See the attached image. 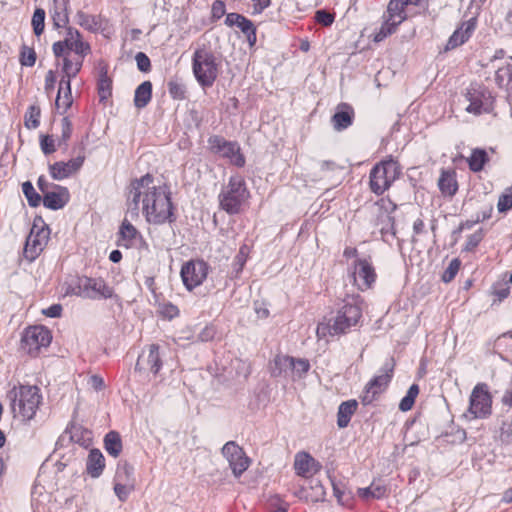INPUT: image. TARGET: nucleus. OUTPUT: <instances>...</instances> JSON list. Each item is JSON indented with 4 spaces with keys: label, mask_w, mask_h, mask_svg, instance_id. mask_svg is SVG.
I'll return each instance as SVG.
<instances>
[{
    "label": "nucleus",
    "mask_w": 512,
    "mask_h": 512,
    "mask_svg": "<svg viewBox=\"0 0 512 512\" xmlns=\"http://www.w3.org/2000/svg\"><path fill=\"white\" fill-rule=\"evenodd\" d=\"M311 489L313 491V495H311V501L319 502L325 499L326 492L319 481H317L314 486H311Z\"/></svg>",
    "instance_id": "60"
},
{
    "label": "nucleus",
    "mask_w": 512,
    "mask_h": 512,
    "mask_svg": "<svg viewBox=\"0 0 512 512\" xmlns=\"http://www.w3.org/2000/svg\"><path fill=\"white\" fill-rule=\"evenodd\" d=\"M497 207L500 212H505L512 208V186L506 189L499 197Z\"/></svg>",
    "instance_id": "54"
},
{
    "label": "nucleus",
    "mask_w": 512,
    "mask_h": 512,
    "mask_svg": "<svg viewBox=\"0 0 512 512\" xmlns=\"http://www.w3.org/2000/svg\"><path fill=\"white\" fill-rule=\"evenodd\" d=\"M67 43H68V52L67 56H70V53L73 51L75 55H88L91 51L90 45L87 42L82 40V36L77 29L72 27L67 28Z\"/></svg>",
    "instance_id": "22"
},
{
    "label": "nucleus",
    "mask_w": 512,
    "mask_h": 512,
    "mask_svg": "<svg viewBox=\"0 0 512 512\" xmlns=\"http://www.w3.org/2000/svg\"><path fill=\"white\" fill-rule=\"evenodd\" d=\"M132 489L133 485H128L122 482H114V492L121 502L127 500Z\"/></svg>",
    "instance_id": "55"
},
{
    "label": "nucleus",
    "mask_w": 512,
    "mask_h": 512,
    "mask_svg": "<svg viewBox=\"0 0 512 512\" xmlns=\"http://www.w3.org/2000/svg\"><path fill=\"white\" fill-rule=\"evenodd\" d=\"M53 191H48L43 195V205L51 210L62 209L69 201L70 194L66 187L54 185Z\"/></svg>",
    "instance_id": "19"
},
{
    "label": "nucleus",
    "mask_w": 512,
    "mask_h": 512,
    "mask_svg": "<svg viewBox=\"0 0 512 512\" xmlns=\"http://www.w3.org/2000/svg\"><path fill=\"white\" fill-rule=\"evenodd\" d=\"M406 7L407 0H390L384 15L390 18V20L401 24L407 18Z\"/></svg>",
    "instance_id": "29"
},
{
    "label": "nucleus",
    "mask_w": 512,
    "mask_h": 512,
    "mask_svg": "<svg viewBox=\"0 0 512 512\" xmlns=\"http://www.w3.org/2000/svg\"><path fill=\"white\" fill-rule=\"evenodd\" d=\"M36 62V53L34 49L28 46H22L20 53V63L22 66L32 67Z\"/></svg>",
    "instance_id": "51"
},
{
    "label": "nucleus",
    "mask_w": 512,
    "mask_h": 512,
    "mask_svg": "<svg viewBox=\"0 0 512 512\" xmlns=\"http://www.w3.org/2000/svg\"><path fill=\"white\" fill-rule=\"evenodd\" d=\"M68 52L67 36L63 41H58L53 44V53L56 57H60Z\"/></svg>",
    "instance_id": "62"
},
{
    "label": "nucleus",
    "mask_w": 512,
    "mask_h": 512,
    "mask_svg": "<svg viewBox=\"0 0 512 512\" xmlns=\"http://www.w3.org/2000/svg\"><path fill=\"white\" fill-rule=\"evenodd\" d=\"M7 398L14 417L28 421L36 415L42 395L35 385H19L8 391Z\"/></svg>",
    "instance_id": "2"
},
{
    "label": "nucleus",
    "mask_w": 512,
    "mask_h": 512,
    "mask_svg": "<svg viewBox=\"0 0 512 512\" xmlns=\"http://www.w3.org/2000/svg\"><path fill=\"white\" fill-rule=\"evenodd\" d=\"M61 126H62L61 140L63 142H66L71 137V134H72V124H71V122L69 121L68 118H63L62 122H61Z\"/></svg>",
    "instance_id": "63"
},
{
    "label": "nucleus",
    "mask_w": 512,
    "mask_h": 512,
    "mask_svg": "<svg viewBox=\"0 0 512 512\" xmlns=\"http://www.w3.org/2000/svg\"><path fill=\"white\" fill-rule=\"evenodd\" d=\"M225 12H226V7H225V3L223 1L216 0L212 4L211 13H212V17L214 19H220L222 16H224Z\"/></svg>",
    "instance_id": "61"
},
{
    "label": "nucleus",
    "mask_w": 512,
    "mask_h": 512,
    "mask_svg": "<svg viewBox=\"0 0 512 512\" xmlns=\"http://www.w3.org/2000/svg\"><path fill=\"white\" fill-rule=\"evenodd\" d=\"M133 467L126 461L119 462L114 476V482H122L132 485Z\"/></svg>",
    "instance_id": "39"
},
{
    "label": "nucleus",
    "mask_w": 512,
    "mask_h": 512,
    "mask_svg": "<svg viewBox=\"0 0 512 512\" xmlns=\"http://www.w3.org/2000/svg\"><path fill=\"white\" fill-rule=\"evenodd\" d=\"M361 304L362 299L359 295L344 300V305L338 310L333 323L328 326L319 325L317 333L320 334L322 332L325 334V330H328L330 335H340L349 332L361 319Z\"/></svg>",
    "instance_id": "3"
},
{
    "label": "nucleus",
    "mask_w": 512,
    "mask_h": 512,
    "mask_svg": "<svg viewBox=\"0 0 512 512\" xmlns=\"http://www.w3.org/2000/svg\"><path fill=\"white\" fill-rule=\"evenodd\" d=\"M294 468L302 477H309L321 469V464L306 452L298 453L295 457Z\"/></svg>",
    "instance_id": "20"
},
{
    "label": "nucleus",
    "mask_w": 512,
    "mask_h": 512,
    "mask_svg": "<svg viewBox=\"0 0 512 512\" xmlns=\"http://www.w3.org/2000/svg\"><path fill=\"white\" fill-rule=\"evenodd\" d=\"M469 105L465 110L473 115H481L483 113H490L494 108V96L491 91L480 83H471L463 93Z\"/></svg>",
    "instance_id": "7"
},
{
    "label": "nucleus",
    "mask_w": 512,
    "mask_h": 512,
    "mask_svg": "<svg viewBox=\"0 0 512 512\" xmlns=\"http://www.w3.org/2000/svg\"><path fill=\"white\" fill-rule=\"evenodd\" d=\"M358 496L363 500L381 499L387 495V488L384 485L372 483L369 487L359 488Z\"/></svg>",
    "instance_id": "32"
},
{
    "label": "nucleus",
    "mask_w": 512,
    "mask_h": 512,
    "mask_svg": "<svg viewBox=\"0 0 512 512\" xmlns=\"http://www.w3.org/2000/svg\"><path fill=\"white\" fill-rule=\"evenodd\" d=\"M118 245L125 248L134 246L136 240L141 238L139 231L125 218L120 226Z\"/></svg>",
    "instance_id": "24"
},
{
    "label": "nucleus",
    "mask_w": 512,
    "mask_h": 512,
    "mask_svg": "<svg viewBox=\"0 0 512 512\" xmlns=\"http://www.w3.org/2000/svg\"><path fill=\"white\" fill-rule=\"evenodd\" d=\"M221 62L212 51L205 46L197 48L192 57V71L197 82L202 86L211 87L219 74Z\"/></svg>",
    "instance_id": "5"
},
{
    "label": "nucleus",
    "mask_w": 512,
    "mask_h": 512,
    "mask_svg": "<svg viewBox=\"0 0 512 512\" xmlns=\"http://www.w3.org/2000/svg\"><path fill=\"white\" fill-rule=\"evenodd\" d=\"M237 27L242 31L243 34L246 35L247 40L250 46H253L256 43V28L253 22L246 18L245 16H241L240 21L237 24Z\"/></svg>",
    "instance_id": "40"
},
{
    "label": "nucleus",
    "mask_w": 512,
    "mask_h": 512,
    "mask_svg": "<svg viewBox=\"0 0 512 512\" xmlns=\"http://www.w3.org/2000/svg\"><path fill=\"white\" fill-rule=\"evenodd\" d=\"M438 186L440 191L447 196H453L458 189L454 175L450 172L445 171L442 172L439 178Z\"/></svg>",
    "instance_id": "36"
},
{
    "label": "nucleus",
    "mask_w": 512,
    "mask_h": 512,
    "mask_svg": "<svg viewBox=\"0 0 512 512\" xmlns=\"http://www.w3.org/2000/svg\"><path fill=\"white\" fill-rule=\"evenodd\" d=\"M482 239H483L482 230L476 231L475 233H473L472 235H470L468 237L466 244H465V250L466 251L474 250L479 245V243L482 241Z\"/></svg>",
    "instance_id": "59"
},
{
    "label": "nucleus",
    "mask_w": 512,
    "mask_h": 512,
    "mask_svg": "<svg viewBox=\"0 0 512 512\" xmlns=\"http://www.w3.org/2000/svg\"><path fill=\"white\" fill-rule=\"evenodd\" d=\"M70 433L71 439L81 445H87L91 441V432L82 427H73Z\"/></svg>",
    "instance_id": "49"
},
{
    "label": "nucleus",
    "mask_w": 512,
    "mask_h": 512,
    "mask_svg": "<svg viewBox=\"0 0 512 512\" xmlns=\"http://www.w3.org/2000/svg\"><path fill=\"white\" fill-rule=\"evenodd\" d=\"M51 339L50 331L44 326L28 327L23 333L20 348L24 353L36 357L41 348L49 346Z\"/></svg>",
    "instance_id": "10"
},
{
    "label": "nucleus",
    "mask_w": 512,
    "mask_h": 512,
    "mask_svg": "<svg viewBox=\"0 0 512 512\" xmlns=\"http://www.w3.org/2000/svg\"><path fill=\"white\" fill-rule=\"evenodd\" d=\"M83 276H74L64 283L65 295L83 297L82 290Z\"/></svg>",
    "instance_id": "42"
},
{
    "label": "nucleus",
    "mask_w": 512,
    "mask_h": 512,
    "mask_svg": "<svg viewBox=\"0 0 512 512\" xmlns=\"http://www.w3.org/2000/svg\"><path fill=\"white\" fill-rule=\"evenodd\" d=\"M474 23L467 22L463 24L459 29H457L449 38L447 42V49H454L459 45L465 43L469 37L471 36L472 31L474 30Z\"/></svg>",
    "instance_id": "27"
},
{
    "label": "nucleus",
    "mask_w": 512,
    "mask_h": 512,
    "mask_svg": "<svg viewBox=\"0 0 512 512\" xmlns=\"http://www.w3.org/2000/svg\"><path fill=\"white\" fill-rule=\"evenodd\" d=\"M41 109L38 105H31L25 114V126L36 129L40 124Z\"/></svg>",
    "instance_id": "44"
},
{
    "label": "nucleus",
    "mask_w": 512,
    "mask_h": 512,
    "mask_svg": "<svg viewBox=\"0 0 512 512\" xmlns=\"http://www.w3.org/2000/svg\"><path fill=\"white\" fill-rule=\"evenodd\" d=\"M460 265H461V262L459 259H457V258L452 259L442 275L443 282L448 283V282L452 281L455 278V276L457 275V273L460 269Z\"/></svg>",
    "instance_id": "53"
},
{
    "label": "nucleus",
    "mask_w": 512,
    "mask_h": 512,
    "mask_svg": "<svg viewBox=\"0 0 512 512\" xmlns=\"http://www.w3.org/2000/svg\"><path fill=\"white\" fill-rule=\"evenodd\" d=\"M40 146L45 155L52 154L56 151L55 141L50 135H44L41 137Z\"/></svg>",
    "instance_id": "57"
},
{
    "label": "nucleus",
    "mask_w": 512,
    "mask_h": 512,
    "mask_svg": "<svg viewBox=\"0 0 512 512\" xmlns=\"http://www.w3.org/2000/svg\"><path fill=\"white\" fill-rule=\"evenodd\" d=\"M71 83L69 80H60V88L55 104L58 109L62 108L65 113L72 105Z\"/></svg>",
    "instance_id": "31"
},
{
    "label": "nucleus",
    "mask_w": 512,
    "mask_h": 512,
    "mask_svg": "<svg viewBox=\"0 0 512 512\" xmlns=\"http://www.w3.org/2000/svg\"><path fill=\"white\" fill-rule=\"evenodd\" d=\"M419 394V387L417 384H413L408 389L406 395L402 398L399 404V409L403 412L409 411L415 402L417 395Z\"/></svg>",
    "instance_id": "45"
},
{
    "label": "nucleus",
    "mask_w": 512,
    "mask_h": 512,
    "mask_svg": "<svg viewBox=\"0 0 512 512\" xmlns=\"http://www.w3.org/2000/svg\"><path fill=\"white\" fill-rule=\"evenodd\" d=\"M310 363L307 359L293 358V367L291 368V377L293 380L302 379L308 373Z\"/></svg>",
    "instance_id": "43"
},
{
    "label": "nucleus",
    "mask_w": 512,
    "mask_h": 512,
    "mask_svg": "<svg viewBox=\"0 0 512 512\" xmlns=\"http://www.w3.org/2000/svg\"><path fill=\"white\" fill-rule=\"evenodd\" d=\"M354 109L347 103H340L335 114L331 118V123L336 131H342L352 125L354 120Z\"/></svg>",
    "instance_id": "21"
},
{
    "label": "nucleus",
    "mask_w": 512,
    "mask_h": 512,
    "mask_svg": "<svg viewBox=\"0 0 512 512\" xmlns=\"http://www.w3.org/2000/svg\"><path fill=\"white\" fill-rule=\"evenodd\" d=\"M401 166L393 159L377 163L370 171L369 186L376 195H382L399 178Z\"/></svg>",
    "instance_id": "6"
},
{
    "label": "nucleus",
    "mask_w": 512,
    "mask_h": 512,
    "mask_svg": "<svg viewBox=\"0 0 512 512\" xmlns=\"http://www.w3.org/2000/svg\"><path fill=\"white\" fill-rule=\"evenodd\" d=\"M45 10L42 8H36L32 16L31 25L33 32L36 36H40L44 32L45 28Z\"/></svg>",
    "instance_id": "47"
},
{
    "label": "nucleus",
    "mask_w": 512,
    "mask_h": 512,
    "mask_svg": "<svg viewBox=\"0 0 512 512\" xmlns=\"http://www.w3.org/2000/svg\"><path fill=\"white\" fill-rule=\"evenodd\" d=\"M334 19H335L334 14H332L326 10H318L315 13L316 22L325 27L331 26L334 22Z\"/></svg>",
    "instance_id": "56"
},
{
    "label": "nucleus",
    "mask_w": 512,
    "mask_h": 512,
    "mask_svg": "<svg viewBox=\"0 0 512 512\" xmlns=\"http://www.w3.org/2000/svg\"><path fill=\"white\" fill-rule=\"evenodd\" d=\"M97 91L101 102L106 101L112 95V79L108 76V66L99 63Z\"/></svg>",
    "instance_id": "23"
},
{
    "label": "nucleus",
    "mask_w": 512,
    "mask_h": 512,
    "mask_svg": "<svg viewBox=\"0 0 512 512\" xmlns=\"http://www.w3.org/2000/svg\"><path fill=\"white\" fill-rule=\"evenodd\" d=\"M84 161L85 155L81 153L67 162L58 161L49 165V173L54 180H64L76 174L83 166Z\"/></svg>",
    "instance_id": "17"
},
{
    "label": "nucleus",
    "mask_w": 512,
    "mask_h": 512,
    "mask_svg": "<svg viewBox=\"0 0 512 512\" xmlns=\"http://www.w3.org/2000/svg\"><path fill=\"white\" fill-rule=\"evenodd\" d=\"M395 361L389 358L381 367L380 374L373 377L365 386L361 401L364 405L371 404L388 387L394 372Z\"/></svg>",
    "instance_id": "9"
},
{
    "label": "nucleus",
    "mask_w": 512,
    "mask_h": 512,
    "mask_svg": "<svg viewBox=\"0 0 512 512\" xmlns=\"http://www.w3.org/2000/svg\"><path fill=\"white\" fill-rule=\"evenodd\" d=\"M50 230L47 226L33 224L26 239L23 255L28 262H33L44 250L49 239Z\"/></svg>",
    "instance_id": "12"
},
{
    "label": "nucleus",
    "mask_w": 512,
    "mask_h": 512,
    "mask_svg": "<svg viewBox=\"0 0 512 512\" xmlns=\"http://www.w3.org/2000/svg\"><path fill=\"white\" fill-rule=\"evenodd\" d=\"M54 3L55 6L52 12V20L54 26L56 28H60L65 26L69 21L68 10H66V8L64 7L59 6L57 1H54Z\"/></svg>",
    "instance_id": "48"
},
{
    "label": "nucleus",
    "mask_w": 512,
    "mask_h": 512,
    "mask_svg": "<svg viewBox=\"0 0 512 512\" xmlns=\"http://www.w3.org/2000/svg\"><path fill=\"white\" fill-rule=\"evenodd\" d=\"M384 22L382 23L379 30L374 34L373 41L379 43L386 39L388 36L392 35L396 32L398 26L400 25L396 21L390 20L387 16L383 15Z\"/></svg>",
    "instance_id": "37"
},
{
    "label": "nucleus",
    "mask_w": 512,
    "mask_h": 512,
    "mask_svg": "<svg viewBox=\"0 0 512 512\" xmlns=\"http://www.w3.org/2000/svg\"><path fill=\"white\" fill-rule=\"evenodd\" d=\"M161 367L162 361L159 354V346L157 344H151L148 346L147 351L144 350L142 354L138 357L135 370H149L153 374H157Z\"/></svg>",
    "instance_id": "18"
},
{
    "label": "nucleus",
    "mask_w": 512,
    "mask_h": 512,
    "mask_svg": "<svg viewBox=\"0 0 512 512\" xmlns=\"http://www.w3.org/2000/svg\"><path fill=\"white\" fill-rule=\"evenodd\" d=\"M358 402L356 400L344 401L340 404L337 412V425L339 428L348 426L352 415L356 412Z\"/></svg>",
    "instance_id": "28"
},
{
    "label": "nucleus",
    "mask_w": 512,
    "mask_h": 512,
    "mask_svg": "<svg viewBox=\"0 0 512 512\" xmlns=\"http://www.w3.org/2000/svg\"><path fill=\"white\" fill-rule=\"evenodd\" d=\"M249 255V247L243 244L234 257L231 270V278H238L246 264Z\"/></svg>",
    "instance_id": "34"
},
{
    "label": "nucleus",
    "mask_w": 512,
    "mask_h": 512,
    "mask_svg": "<svg viewBox=\"0 0 512 512\" xmlns=\"http://www.w3.org/2000/svg\"><path fill=\"white\" fill-rule=\"evenodd\" d=\"M209 265L201 259L189 260L182 265L181 278L187 290L192 291L207 278Z\"/></svg>",
    "instance_id": "13"
},
{
    "label": "nucleus",
    "mask_w": 512,
    "mask_h": 512,
    "mask_svg": "<svg viewBox=\"0 0 512 512\" xmlns=\"http://www.w3.org/2000/svg\"><path fill=\"white\" fill-rule=\"evenodd\" d=\"M75 66L74 63H72V59L70 56H65L63 59V77L61 80H69V83H71V80L77 76L79 73L78 70H74Z\"/></svg>",
    "instance_id": "52"
},
{
    "label": "nucleus",
    "mask_w": 512,
    "mask_h": 512,
    "mask_svg": "<svg viewBox=\"0 0 512 512\" xmlns=\"http://www.w3.org/2000/svg\"><path fill=\"white\" fill-rule=\"evenodd\" d=\"M250 192L245 179L241 175H233L219 193V205L222 210L230 215L241 213L247 203Z\"/></svg>",
    "instance_id": "4"
},
{
    "label": "nucleus",
    "mask_w": 512,
    "mask_h": 512,
    "mask_svg": "<svg viewBox=\"0 0 512 512\" xmlns=\"http://www.w3.org/2000/svg\"><path fill=\"white\" fill-rule=\"evenodd\" d=\"M293 367V357L278 354L270 363V371L273 377H288Z\"/></svg>",
    "instance_id": "25"
},
{
    "label": "nucleus",
    "mask_w": 512,
    "mask_h": 512,
    "mask_svg": "<svg viewBox=\"0 0 512 512\" xmlns=\"http://www.w3.org/2000/svg\"><path fill=\"white\" fill-rule=\"evenodd\" d=\"M75 20L79 26L91 32H96L101 27L98 17L84 13L83 11L77 12Z\"/></svg>",
    "instance_id": "35"
},
{
    "label": "nucleus",
    "mask_w": 512,
    "mask_h": 512,
    "mask_svg": "<svg viewBox=\"0 0 512 512\" xmlns=\"http://www.w3.org/2000/svg\"><path fill=\"white\" fill-rule=\"evenodd\" d=\"M512 77V65L506 64L504 66L498 67L495 72V82L498 87H508L510 80Z\"/></svg>",
    "instance_id": "41"
},
{
    "label": "nucleus",
    "mask_w": 512,
    "mask_h": 512,
    "mask_svg": "<svg viewBox=\"0 0 512 512\" xmlns=\"http://www.w3.org/2000/svg\"><path fill=\"white\" fill-rule=\"evenodd\" d=\"M127 213L138 217L141 210L149 224L162 225L175 221L171 192L166 185H156L147 173L132 179L126 188Z\"/></svg>",
    "instance_id": "1"
},
{
    "label": "nucleus",
    "mask_w": 512,
    "mask_h": 512,
    "mask_svg": "<svg viewBox=\"0 0 512 512\" xmlns=\"http://www.w3.org/2000/svg\"><path fill=\"white\" fill-rule=\"evenodd\" d=\"M168 91L173 99L183 100L186 97L185 85L176 80H171L168 82Z\"/></svg>",
    "instance_id": "50"
},
{
    "label": "nucleus",
    "mask_w": 512,
    "mask_h": 512,
    "mask_svg": "<svg viewBox=\"0 0 512 512\" xmlns=\"http://www.w3.org/2000/svg\"><path fill=\"white\" fill-rule=\"evenodd\" d=\"M137 67L141 72H149L151 69V62L149 57L143 53L138 52L135 56Z\"/></svg>",
    "instance_id": "58"
},
{
    "label": "nucleus",
    "mask_w": 512,
    "mask_h": 512,
    "mask_svg": "<svg viewBox=\"0 0 512 512\" xmlns=\"http://www.w3.org/2000/svg\"><path fill=\"white\" fill-rule=\"evenodd\" d=\"M83 298L91 300L110 299L114 296V290L106 281L101 278L83 276L82 278Z\"/></svg>",
    "instance_id": "15"
},
{
    "label": "nucleus",
    "mask_w": 512,
    "mask_h": 512,
    "mask_svg": "<svg viewBox=\"0 0 512 512\" xmlns=\"http://www.w3.org/2000/svg\"><path fill=\"white\" fill-rule=\"evenodd\" d=\"M105 468V458L99 449H92L89 452L86 471L92 478H98Z\"/></svg>",
    "instance_id": "26"
},
{
    "label": "nucleus",
    "mask_w": 512,
    "mask_h": 512,
    "mask_svg": "<svg viewBox=\"0 0 512 512\" xmlns=\"http://www.w3.org/2000/svg\"><path fill=\"white\" fill-rule=\"evenodd\" d=\"M221 452L228 461L232 473L236 478L240 477L250 466L251 461L249 457L246 455L243 448L234 441L226 442Z\"/></svg>",
    "instance_id": "14"
},
{
    "label": "nucleus",
    "mask_w": 512,
    "mask_h": 512,
    "mask_svg": "<svg viewBox=\"0 0 512 512\" xmlns=\"http://www.w3.org/2000/svg\"><path fill=\"white\" fill-rule=\"evenodd\" d=\"M352 277L358 289L364 291L371 288L377 275L368 259H357L353 265Z\"/></svg>",
    "instance_id": "16"
},
{
    "label": "nucleus",
    "mask_w": 512,
    "mask_h": 512,
    "mask_svg": "<svg viewBox=\"0 0 512 512\" xmlns=\"http://www.w3.org/2000/svg\"><path fill=\"white\" fill-rule=\"evenodd\" d=\"M104 447L107 453L113 457H118L122 451V441L118 432L110 431L104 438Z\"/></svg>",
    "instance_id": "33"
},
{
    "label": "nucleus",
    "mask_w": 512,
    "mask_h": 512,
    "mask_svg": "<svg viewBox=\"0 0 512 512\" xmlns=\"http://www.w3.org/2000/svg\"><path fill=\"white\" fill-rule=\"evenodd\" d=\"M22 191L31 207H37L42 201V197L36 192L30 181H26L22 184Z\"/></svg>",
    "instance_id": "46"
},
{
    "label": "nucleus",
    "mask_w": 512,
    "mask_h": 512,
    "mask_svg": "<svg viewBox=\"0 0 512 512\" xmlns=\"http://www.w3.org/2000/svg\"><path fill=\"white\" fill-rule=\"evenodd\" d=\"M152 98V83L150 81L142 82L135 90L134 105L138 109L145 108Z\"/></svg>",
    "instance_id": "30"
},
{
    "label": "nucleus",
    "mask_w": 512,
    "mask_h": 512,
    "mask_svg": "<svg viewBox=\"0 0 512 512\" xmlns=\"http://www.w3.org/2000/svg\"><path fill=\"white\" fill-rule=\"evenodd\" d=\"M492 414V396L486 383H478L469 397V407L463 416L468 420L486 419Z\"/></svg>",
    "instance_id": "8"
},
{
    "label": "nucleus",
    "mask_w": 512,
    "mask_h": 512,
    "mask_svg": "<svg viewBox=\"0 0 512 512\" xmlns=\"http://www.w3.org/2000/svg\"><path fill=\"white\" fill-rule=\"evenodd\" d=\"M62 313V306L60 304H53L47 309L43 310V314L47 317L57 318L60 317Z\"/></svg>",
    "instance_id": "64"
},
{
    "label": "nucleus",
    "mask_w": 512,
    "mask_h": 512,
    "mask_svg": "<svg viewBox=\"0 0 512 512\" xmlns=\"http://www.w3.org/2000/svg\"><path fill=\"white\" fill-rule=\"evenodd\" d=\"M208 144L211 152L228 159L231 164L237 167L245 165V158L237 142L227 141L221 136L214 135L208 139Z\"/></svg>",
    "instance_id": "11"
},
{
    "label": "nucleus",
    "mask_w": 512,
    "mask_h": 512,
    "mask_svg": "<svg viewBox=\"0 0 512 512\" xmlns=\"http://www.w3.org/2000/svg\"><path fill=\"white\" fill-rule=\"evenodd\" d=\"M488 161V155L484 149L476 148L468 159L469 168L473 172H479Z\"/></svg>",
    "instance_id": "38"
}]
</instances>
